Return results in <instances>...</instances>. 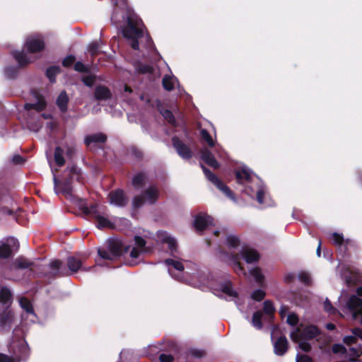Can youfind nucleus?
<instances>
[{
  "label": "nucleus",
  "mask_w": 362,
  "mask_h": 362,
  "mask_svg": "<svg viewBox=\"0 0 362 362\" xmlns=\"http://www.w3.org/2000/svg\"><path fill=\"white\" fill-rule=\"evenodd\" d=\"M143 22L137 16L129 15L127 16V25L122 30V34L127 39L131 40V47L134 50L139 49V39L144 36L141 28Z\"/></svg>",
  "instance_id": "nucleus-1"
},
{
  "label": "nucleus",
  "mask_w": 362,
  "mask_h": 362,
  "mask_svg": "<svg viewBox=\"0 0 362 362\" xmlns=\"http://www.w3.org/2000/svg\"><path fill=\"white\" fill-rule=\"evenodd\" d=\"M79 208L84 215L95 219L94 223L98 228L112 229L115 228V224L112 222H111L107 218L100 214L98 210V206L97 204H92L90 206L82 204L80 205Z\"/></svg>",
  "instance_id": "nucleus-2"
},
{
  "label": "nucleus",
  "mask_w": 362,
  "mask_h": 362,
  "mask_svg": "<svg viewBox=\"0 0 362 362\" xmlns=\"http://www.w3.org/2000/svg\"><path fill=\"white\" fill-rule=\"evenodd\" d=\"M320 334V329L316 325H309L303 329L296 327L291 332L290 337L293 342L297 343L300 340H312Z\"/></svg>",
  "instance_id": "nucleus-3"
},
{
  "label": "nucleus",
  "mask_w": 362,
  "mask_h": 362,
  "mask_svg": "<svg viewBox=\"0 0 362 362\" xmlns=\"http://www.w3.org/2000/svg\"><path fill=\"white\" fill-rule=\"evenodd\" d=\"M203 173L206 178L212 182L219 190H221L228 198L235 201L234 192L225 185L215 174H214L209 168L201 164Z\"/></svg>",
  "instance_id": "nucleus-4"
},
{
  "label": "nucleus",
  "mask_w": 362,
  "mask_h": 362,
  "mask_svg": "<svg viewBox=\"0 0 362 362\" xmlns=\"http://www.w3.org/2000/svg\"><path fill=\"white\" fill-rule=\"evenodd\" d=\"M87 256L83 254H77L74 256H69L66 258L67 271L69 275L75 274L79 270L88 271L90 267L86 268L83 266L85 263Z\"/></svg>",
  "instance_id": "nucleus-5"
},
{
  "label": "nucleus",
  "mask_w": 362,
  "mask_h": 362,
  "mask_svg": "<svg viewBox=\"0 0 362 362\" xmlns=\"http://www.w3.org/2000/svg\"><path fill=\"white\" fill-rule=\"evenodd\" d=\"M62 180L69 181L71 185L73 184L74 180L81 185L85 183L81 169L75 164L66 167L64 171V177Z\"/></svg>",
  "instance_id": "nucleus-6"
},
{
  "label": "nucleus",
  "mask_w": 362,
  "mask_h": 362,
  "mask_svg": "<svg viewBox=\"0 0 362 362\" xmlns=\"http://www.w3.org/2000/svg\"><path fill=\"white\" fill-rule=\"evenodd\" d=\"M108 198L111 204L118 207H125L129 202V199L124 191L122 189L112 190L108 194Z\"/></svg>",
  "instance_id": "nucleus-7"
},
{
  "label": "nucleus",
  "mask_w": 362,
  "mask_h": 362,
  "mask_svg": "<svg viewBox=\"0 0 362 362\" xmlns=\"http://www.w3.org/2000/svg\"><path fill=\"white\" fill-rule=\"evenodd\" d=\"M172 144L177 154L182 158L189 160L192 158L193 153L191 148L177 136L172 138Z\"/></svg>",
  "instance_id": "nucleus-8"
},
{
  "label": "nucleus",
  "mask_w": 362,
  "mask_h": 362,
  "mask_svg": "<svg viewBox=\"0 0 362 362\" xmlns=\"http://www.w3.org/2000/svg\"><path fill=\"white\" fill-rule=\"evenodd\" d=\"M130 247L129 245H126L119 240H112L108 243V250L115 259L127 253Z\"/></svg>",
  "instance_id": "nucleus-9"
},
{
  "label": "nucleus",
  "mask_w": 362,
  "mask_h": 362,
  "mask_svg": "<svg viewBox=\"0 0 362 362\" xmlns=\"http://www.w3.org/2000/svg\"><path fill=\"white\" fill-rule=\"evenodd\" d=\"M25 47L28 52L34 54L43 51L45 44L44 40L40 37H29L26 40Z\"/></svg>",
  "instance_id": "nucleus-10"
},
{
  "label": "nucleus",
  "mask_w": 362,
  "mask_h": 362,
  "mask_svg": "<svg viewBox=\"0 0 362 362\" xmlns=\"http://www.w3.org/2000/svg\"><path fill=\"white\" fill-rule=\"evenodd\" d=\"M14 313L6 309L0 314V332H8L11 329L14 321Z\"/></svg>",
  "instance_id": "nucleus-11"
},
{
  "label": "nucleus",
  "mask_w": 362,
  "mask_h": 362,
  "mask_svg": "<svg viewBox=\"0 0 362 362\" xmlns=\"http://www.w3.org/2000/svg\"><path fill=\"white\" fill-rule=\"evenodd\" d=\"M32 94L37 99V102L35 103H25L24 109L27 111L35 110L37 112L43 111L47 107V102L44 96L35 90L32 91Z\"/></svg>",
  "instance_id": "nucleus-12"
},
{
  "label": "nucleus",
  "mask_w": 362,
  "mask_h": 362,
  "mask_svg": "<svg viewBox=\"0 0 362 362\" xmlns=\"http://www.w3.org/2000/svg\"><path fill=\"white\" fill-rule=\"evenodd\" d=\"M54 189L57 192L62 194L66 198H73V186L69 181H64L63 180H58L56 177H54Z\"/></svg>",
  "instance_id": "nucleus-13"
},
{
  "label": "nucleus",
  "mask_w": 362,
  "mask_h": 362,
  "mask_svg": "<svg viewBox=\"0 0 362 362\" xmlns=\"http://www.w3.org/2000/svg\"><path fill=\"white\" fill-rule=\"evenodd\" d=\"M213 218L206 214H197L194 221V227L197 233H202L209 225Z\"/></svg>",
  "instance_id": "nucleus-14"
},
{
  "label": "nucleus",
  "mask_w": 362,
  "mask_h": 362,
  "mask_svg": "<svg viewBox=\"0 0 362 362\" xmlns=\"http://www.w3.org/2000/svg\"><path fill=\"white\" fill-rule=\"evenodd\" d=\"M134 242L136 247H133L130 252L132 258H138L141 253L147 252L146 248V241L139 235L134 236Z\"/></svg>",
  "instance_id": "nucleus-15"
},
{
  "label": "nucleus",
  "mask_w": 362,
  "mask_h": 362,
  "mask_svg": "<svg viewBox=\"0 0 362 362\" xmlns=\"http://www.w3.org/2000/svg\"><path fill=\"white\" fill-rule=\"evenodd\" d=\"M142 194L146 202L151 205L155 204L158 202L160 196L159 190L156 185L149 186L144 191Z\"/></svg>",
  "instance_id": "nucleus-16"
},
{
  "label": "nucleus",
  "mask_w": 362,
  "mask_h": 362,
  "mask_svg": "<svg viewBox=\"0 0 362 362\" xmlns=\"http://www.w3.org/2000/svg\"><path fill=\"white\" fill-rule=\"evenodd\" d=\"M235 177L237 183L240 185L250 183L252 180L251 171L246 168L235 170Z\"/></svg>",
  "instance_id": "nucleus-17"
},
{
  "label": "nucleus",
  "mask_w": 362,
  "mask_h": 362,
  "mask_svg": "<svg viewBox=\"0 0 362 362\" xmlns=\"http://www.w3.org/2000/svg\"><path fill=\"white\" fill-rule=\"evenodd\" d=\"M288 349V342L285 336L279 337L274 344V351L277 356H284Z\"/></svg>",
  "instance_id": "nucleus-18"
},
{
  "label": "nucleus",
  "mask_w": 362,
  "mask_h": 362,
  "mask_svg": "<svg viewBox=\"0 0 362 362\" xmlns=\"http://www.w3.org/2000/svg\"><path fill=\"white\" fill-rule=\"evenodd\" d=\"M201 158L206 165H209L210 167L214 168H219L218 162L216 160L214 156L209 150L206 148L202 150L201 152Z\"/></svg>",
  "instance_id": "nucleus-19"
},
{
  "label": "nucleus",
  "mask_w": 362,
  "mask_h": 362,
  "mask_svg": "<svg viewBox=\"0 0 362 362\" xmlns=\"http://www.w3.org/2000/svg\"><path fill=\"white\" fill-rule=\"evenodd\" d=\"M112 93L110 90L102 85L95 87L94 91V97L97 100H106L111 98Z\"/></svg>",
  "instance_id": "nucleus-20"
},
{
  "label": "nucleus",
  "mask_w": 362,
  "mask_h": 362,
  "mask_svg": "<svg viewBox=\"0 0 362 362\" xmlns=\"http://www.w3.org/2000/svg\"><path fill=\"white\" fill-rule=\"evenodd\" d=\"M107 137L103 133H98L88 135L85 137L84 143L87 146L91 144H105L107 141Z\"/></svg>",
  "instance_id": "nucleus-21"
},
{
  "label": "nucleus",
  "mask_w": 362,
  "mask_h": 362,
  "mask_svg": "<svg viewBox=\"0 0 362 362\" xmlns=\"http://www.w3.org/2000/svg\"><path fill=\"white\" fill-rule=\"evenodd\" d=\"M69 102V98L65 90L61 91L57 98L56 105L62 112L65 113L67 112Z\"/></svg>",
  "instance_id": "nucleus-22"
},
{
  "label": "nucleus",
  "mask_w": 362,
  "mask_h": 362,
  "mask_svg": "<svg viewBox=\"0 0 362 362\" xmlns=\"http://www.w3.org/2000/svg\"><path fill=\"white\" fill-rule=\"evenodd\" d=\"M241 255L248 264L257 262L259 259V254L254 249H245L242 251Z\"/></svg>",
  "instance_id": "nucleus-23"
},
{
  "label": "nucleus",
  "mask_w": 362,
  "mask_h": 362,
  "mask_svg": "<svg viewBox=\"0 0 362 362\" xmlns=\"http://www.w3.org/2000/svg\"><path fill=\"white\" fill-rule=\"evenodd\" d=\"M222 293L230 297L238 298V293L233 289V285L230 281H226L220 284V288Z\"/></svg>",
  "instance_id": "nucleus-24"
},
{
  "label": "nucleus",
  "mask_w": 362,
  "mask_h": 362,
  "mask_svg": "<svg viewBox=\"0 0 362 362\" xmlns=\"http://www.w3.org/2000/svg\"><path fill=\"white\" fill-rule=\"evenodd\" d=\"M134 68L136 71L139 74H152L154 71V68L153 66L148 64H144L139 61L135 63Z\"/></svg>",
  "instance_id": "nucleus-25"
},
{
  "label": "nucleus",
  "mask_w": 362,
  "mask_h": 362,
  "mask_svg": "<svg viewBox=\"0 0 362 362\" xmlns=\"http://www.w3.org/2000/svg\"><path fill=\"white\" fill-rule=\"evenodd\" d=\"M146 178L144 172H139L133 177L132 184L135 189H139L144 186Z\"/></svg>",
  "instance_id": "nucleus-26"
},
{
  "label": "nucleus",
  "mask_w": 362,
  "mask_h": 362,
  "mask_svg": "<svg viewBox=\"0 0 362 362\" xmlns=\"http://www.w3.org/2000/svg\"><path fill=\"white\" fill-rule=\"evenodd\" d=\"M13 300V294L6 286H2L0 289V303L2 304H11Z\"/></svg>",
  "instance_id": "nucleus-27"
},
{
  "label": "nucleus",
  "mask_w": 362,
  "mask_h": 362,
  "mask_svg": "<svg viewBox=\"0 0 362 362\" xmlns=\"http://www.w3.org/2000/svg\"><path fill=\"white\" fill-rule=\"evenodd\" d=\"M347 307L350 310L352 311L361 310L362 299L355 295L351 296L347 301Z\"/></svg>",
  "instance_id": "nucleus-28"
},
{
  "label": "nucleus",
  "mask_w": 362,
  "mask_h": 362,
  "mask_svg": "<svg viewBox=\"0 0 362 362\" xmlns=\"http://www.w3.org/2000/svg\"><path fill=\"white\" fill-rule=\"evenodd\" d=\"M13 55L20 67H23L31 62L23 51H16L13 53Z\"/></svg>",
  "instance_id": "nucleus-29"
},
{
  "label": "nucleus",
  "mask_w": 362,
  "mask_h": 362,
  "mask_svg": "<svg viewBox=\"0 0 362 362\" xmlns=\"http://www.w3.org/2000/svg\"><path fill=\"white\" fill-rule=\"evenodd\" d=\"M62 262L59 259H54L49 263V267L52 270L57 271L60 276H69V272L66 267H62Z\"/></svg>",
  "instance_id": "nucleus-30"
},
{
  "label": "nucleus",
  "mask_w": 362,
  "mask_h": 362,
  "mask_svg": "<svg viewBox=\"0 0 362 362\" xmlns=\"http://www.w3.org/2000/svg\"><path fill=\"white\" fill-rule=\"evenodd\" d=\"M64 150L60 146H57L54 149V162L59 167H62L64 165L66 161L63 156Z\"/></svg>",
  "instance_id": "nucleus-31"
},
{
  "label": "nucleus",
  "mask_w": 362,
  "mask_h": 362,
  "mask_svg": "<svg viewBox=\"0 0 362 362\" xmlns=\"http://www.w3.org/2000/svg\"><path fill=\"white\" fill-rule=\"evenodd\" d=\"M61 69L59 66H51L46 70L45 75L49 78L50 83L56 82V76L59 74Z\"/></svg>",
  "instance_id": "nucleus-32"
},
{
  "label": "nucleus",
  "mask_w": 362,
  "mask_h": 362,
  "mask_svg": "<svg viewBox=\"0 0 362 362\" xmlns=\"http://www.w3.org/2000/svg\"><path fill=\"white\" fill-rule=\"evenodd\" d=\"M230 258L233 263V268L235 272L240 274H245L244 267L240 262V258L238 254H230Z\"/></svg>",
  "instance_id": "nucleus-33"
},
{
  "label": "nucleus",
  "mask_w": 362,
  "mask_h": 362,
  "mask_svg": "<svg viewBox=\"0 0 362 362\" xmlns=\"http://www.w3.org/2000/svg\"><path fill=\"white\" fill-rule=\"evenodd\" d=\"M158 110L165 119L170 124L175 125V118L171 110L168 109L158 108Z\"/></svg>",
  "instance_id": "nucleus-34"
},
{
  "label": "nucleus",
  "mask_w": 362,
  "mask_h": 362,
  "mask_svg": "<svg viewBox=\"0 0 362 362\" xmlns=\"http://www.w3.org/2000/svg\"><path fill=\"white\" fill-rule=\"evenodd\" d=\"M362 354V348L361 346L356 347H350L349 352V359L351 362H355Z\"/></svg>",
  "instance_id": "nucleus-35"
},
{
  "label": "nucleus",
  "mask_w": 362,
  "mask_h": 362,
  "mask_svg": "<svg viewBox=\"0 0 362 362\" xmlns=\"http://www.w3.org/2000/svg\"><path fill=\"white\" fill-rule=\"evenodd\" d=\"M19 68L16 66H8L4 69L5 76L8 79H14L18 74Z\"/></svg>",
  "instance_id": "nucleus-36"
},
{
  "label": "nucleus",
  "mask_w": 362,
  "mask_h": 362,
  "mask_svg": "<svg viewBox=\"0 0 362 362\" xmlns=\"http://www.w3.org/2000/svg\"><path fill=\"white\" fill-rule=\"evenodd\" d=\"M262 318V313L261 311H256L254 313L252 319V324L257 329H261L263 327Z\"/></svg>",
  "instance_id": "nucleus-37"
},
{
  "label": "nucleus",
  "mask_w": 362,
  "mask_h": 362,
  "mask_svg": "<svg viewBox=\"0 0 362 362\" xmlns=\"http://www.w3.org/2000/svg\"><path fill=\"white\" fill-rule=\"evenodd\" d=\"M165 242L168 245V249L170 251V255L176 257V254L178 252V246L177 241L175 238H168L165 240Z\"/></svg>",
  "instance_id": "nucleus-38"
},
{
  "label": "nucleus",
  "mask_w": 362,
  "mask_h": 362,
  "mask_svg": "<svg viewBox=\"0 0 362 362\" xmlns=\"http://www.w3.org/2000/svg\"><path fill=\"white\" fill-rule=\"evenodd\" d=\"M13 252L11 246L6 243L0 245V258L8 259L12 256Z\"/></svg>",
  "instance_id": "nucleus-39"
},
{
  "label": "nucleus",
  "mask_w": 362,
  "mask_h": 362,
  "mask_svg": "<svg viewBox=\"0 0 362 362\" xmlns=\"http://www.w3.org/2000/svg\"><path fill=\"white\" fill-rule=\"evenodd\" d=\"M13 264L16 269H24L32 267L33 265V262H31L28 259L21 257L17 258L15 260Z\"/></svg>",
  "instance_id": "nucleus-40"
},
{
  "label": "nucleus",
  "mask_w": 362,
  "mask_h": 362,
  "mask_svg": "<svg viewBox=\"0 0 362 362\" xmlns=\"http://www.w3.org/2000/svg\"><path fill=\"white\" fill-rule=\"evenodd\" d=\"M263 311L265 314L268 315L270 318H274L275 308L271 300H267L264 302Z\"/></svg>",
  "instance_id": "nucleus-41"
},
{
  "label": "nucleus",
  "mask_w": 362,
  "mask_h": 362,
  "mask_svg": "<svg viewBox=\"0 0 362 362\" xmlns=\"http://www.w3.org/2000/svg\"><path fill=\"white\" fill-rule=\"evenodd\" d=\"M21 307L28 313H33V305L26 297H22L19 300Z\"/></svg>",
  "instance_id": "nucleus-42"
},
{
  "label": "nucleus",
  "mask_w": 362,
  "mask_h": 362,
  "mask_svg": "<svg viewBox=\"0 0 362 362\" xmlns=\"http://www.w3.org/2000/svg\"><path fill=\"white\" fill-rule=\"evenodd\" d=\"M200 135L203 140H204L209 147H214L215 143L210 135L209 132L206 129H202L200 131Z\"/></svg>",
  "instance_id": "nucleus-43"
},
{
  "label": "nucleus",
  "mask_w": 362,
  "mask_h": 362,
  "mask_svg": "<svg viewBox=\"0 0 362 362\" xmlns=\"http://www.w3.org/2000/svg\"><path fill=\"white\" fill-rule=\"evenodd\" d=\"M164 263L167 266H172L174 269L180 272H182L185 269L184 265L182 262L174 260L173 259H165Z\"/></svg>",
  "instance_id": "nucleus-44"
},
{
  "label": "nucleus",
  "mask_w": 362,
  "mask_h": 362,
  "mask_svg": "<svg viewBox=\"0 0 362 362\" xmlns=\"http://www.w3.org/2000/svg\"><path fill=\"white\" fill-rule=\"evenodd\" d=\"M299 281L305 286H310L312 284V279L310 274L307 272H300L298 275Z\"/></svg>",
  "instance_id": "nucleus-45"
},
{
  "label": "nucleus",
  "mask_w": 362,
  "mask_h": 362,
  "mask_svg": "<svg viewBox=\"0 0 362 362\" xmlns=\"http://www.w3.org/2000/svg\"><path fill=\"white\" fill-rule=\"evenodd\" d=\"M251 275L254 277L258 284H262L264 281V276L262 273L260 268L256 267L250 271Z\"/></svg>",
  "instance_id": "nucleus-46"
},
{
  "label": "nucleus",
  "mask_w": 362,
  "mask_h": 362,
  "mask_svg": "<svg viewBox=\"0 0 362 362\" xmlns=\"http://www.w3.org/2000/svg\"><path fill=\"white\" fill-rule=\"evenodd\" d=\"M162 84L163 88L168 91H171L174 89V83L170 76H165L163 78Z\"/></svg>",
  "instance_id": "nucleus-47"
},
{
  "label": "nucleus",
  "mask_w": 362,
  "mask_h": 362,
  "mask_svg": "<svg viewBox=\"0 0 362 362\" xmlns=\"http://www.w3.org/2000/svg\"><path fill=\"white\" fill-rule=\"evenodd\" d=\"M145 202L146 201L143 194L135 196L132 199V207L134 209H139L145 204Z\"/></svg>",
  "instance_id": "nucleus-48"
},
{
  "label": "nucleus",
  "mask_w": 362,
  "mask_h": 362,
  "mask_svg": "<svg viewBox=\"0 0 362 362\" xmlns=\"http://www.w3.org/2000/svg\"><path fill=\"white\" fill-rule=\"evenodd\" d=\"M88 52L91 57H95L100 54V45L98 42H93L88 45Z\"/></svg>",
  "instance_id": "nucleus-49"
},
{
  "label": "nucleus",
  "mask_w": 362,
  "mask_h": 362,
  "mask_svg": "<svg viewBox=\"0 0 362 362\" xmlns=\"http://www.w3.org/2000/svg\"><path fill=\"white\" fill-rule=\"evenodd\" d=\"M98 254L100 256V258L106 260H114L115 258L113 257V255L110 253V250L107 251L104 248H98Z\"/></svg>",
  "instance_id": "nucleus-50"
},
{
  "label": "nucleus",
  "mask_w": 362,
  "mask_h": 362,
  "mask_svg": "<svg viewBox=\"0 0 362 362\" xmlns=\"http://www.w3.org/2000/svg\"><path fill=\"white\" fill-rule=\"evenodd\" d=\"M226 242L227 245L233 248H236L240 245V240L239 238L235 235H228L226 238Z\"/></svg>",
  "instance_id": "nucleus-51"
},
{
  "label": "nucleus",
  "mask_w": 362,
  "mask_h": 362,
  "mask_svg": "<svg viewBox=\"0 0 362 362\" xmlns=\"http://www.w3.org/2000/svg\"><path fill=\"white\" fill-rule=\"evenodd\" d=\"M265 296L266 293L263 290L256 289L252 293L251 298L254 300L259 302L264 298Z\"/></svg>",
  "instance_id": "nucleus-52"
},
{
  "label": "nucleus",
  "mask_w": 362,
  "mask_h": 362,
  "mask_svg": "<svg viewBox=\"0 0 362 362\" xmlns=\"http://www.w3.org/2000/svg\"><path fill=\"white\" fill-rule=\"evenodd\" d=\"M81 81L86 86L91 88L95 83L96 76L94 75L85 76L82 77Z\"/></svg>",
  "instance_id": "nucleus-53"
},
{
  "label": "nucleus",
  "mask_w": 362,
  "mask_h": 362,
  "mask_svg": "<svg viewBox=\"0 0 362 362\" xmlns=\"http://www.w3.org/2000/svg\"><path fill=\"white\" fill-rule=\"evenodd\" d=\"M74 70L79 73H89L90 69L87 67L83 62L78 61L74 64Z\"/></svg>",
  "instance_id": "nucleus-54"
},
{
  "label": "nucleus",
  "mask_w": 362,
  "mask_h": 362,
  "mask_svg": "<svg viewBox=\"0 0 362 362\" xmlns=\"http://www.w3.org/2000/svg\"><path fill=\"white\" fill-rule=\"evenodd\" d=\"M332 351L335 354H347V350L346 347L341 344H333L332 347Z\"/></svg>",
  "instance_id": "nucleus-55"
},
{
  "label": "nucleus",
  "mask_w": 362,
  "mask_h": 362,
  "mask_svg": "<svg viewBox=\"0 0 362 362\" xmlns=\"http://www.w3.org/2000/svg\"><path fill=\"white\" fill-rule=\"evenodd\" d=\"M76 61V57L73 54L66 56L62 62L64 67L68 68L71 66Z\"/></svg>",
  "instance_id": "nucleus-56"
},
{
  "label": "nucleus",
  "mask_w": 362,
  "mask_h": 362,
  "mask_svg": "<svg viewBox=\"0 0 362 362\" xmlns=\"http://www.w3.org/2000/svg\"><path fill=\"white\" fill-rule=\"evenodd\" d=\"M130 152L132 156H134L136 160H140L143 158V152L141 150L138 148L136 146H132L130 148Z\"/></svg>",
  "instance_id": "nucleus-57"
},
{
  "label": "nucleus",
  "mask_w": 362,
  "mask_h": 362,
  "mask_svg": "<svg viewBox=\"0 0 362 362\" xmlns=\"http://www.w3.org/2000/svg\"><path fill=\"white\" fill-rule=\"evenodd\" d=\"M332 239L335 245H342L344 243V239L341 234L338 233H332Z\"/></svg>",
  "instance_id": "nucleus-58"
},
{
  "label": "nucleus",
  "mask_w": 362,
  "mask_h": 362,
  "mask_svg": "<svg viewBox=\"0 0 362 362\" xmlns=\"http://www.w3.org/2000/svg\"><path fill=\"white\" fill-rule=\"evenodd\" d=\"M298 317L295 313L289 314L287 317L286 322L288 325L291 326H295L298 322Z\"/></svg>",
  "instance_id": "nucleus-59"
},
{
  "label": "nucleus",
  "mask_w": 362,
  "mask_h": 362,
  "mask_svg": "<svg viewBox=\"0 0 362 362\" xmlns=\"http://www.w3.org/2000/svg\"><path fill=\"white\" fill-rule=\"evenodd\" d=\"M324 309L326 312L334 314L336 311V308L332 305L331 302L327 298L324 303Z\"/></svg>",
  "instance_id": "nucleus-60"
},
{
  "label": "nucleus",
  "mask_w": 362,
  "mask_h": 362,
  "mask_svg": "<svg viewBox=\"0 0 362 362\" xmlns=\"http://www.w3.org/2000/svg\"><path fill=\"white\" fill-rule=\"evenodd\" d=\"M299 348L305 353H308L311 351L312 346L310 343L307 341H298Z\"/></svg>",
  "instance_id": "nucleus-61"
},
{
  "label": "nucleus",
  "mask_w": 362,
  "mask_h": 362,
  "mask_svg": "<svg viewBox=\"0 0 362 362\" xmlns=\"http://www.w3.org/2000/svg\"><path fill=\"white\" fill-rule=\"evenodd\" d=\"M343 341L344 344H346L348 346L352 345L354 344H356L357 341V338L355 335H349V336H345L343 338Z\"/></svg>",
  "instance_id": "nucleus-62"
},
{
  "label": "nucleus",
  "mask_w": 362,
  "mask_h": 362,
  "mask_svg": "<svg viewBox=\"0 0 362 362\" xmlns=\"http://www.w3.org/2000/svg\"><path fill=\"white\" fill-rule=\"evenodd\" d=\"M296 362H313L312 358L305 354H298L296 356Z\"/></svg>",
  "instance_id": "nucleus-63"
},
{
  "label": "nucleus",
  "mask_w": 362,
  "mask_h": 362,
  "mask_svg": "<svg viewBox=\"0 0 362 362\" xmlns=\"http://www.w3.org/2000/svg\"><path fill=\"white\" fill-rule=\"evenodd\" d=\"M160 362H173L174 357L171 354H161L159 356Z\"/></svg>",
  "instance_id": "nucleus-64"
}]
</instances>
